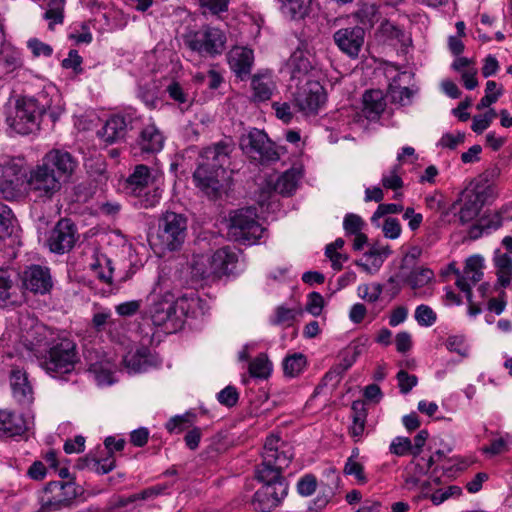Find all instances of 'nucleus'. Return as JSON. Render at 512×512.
Wrapping results in <instances>:
<instances>
[{
	"instance_id": "1",
	"label": "nucleus",
	"mask_w": 512,
	"mask_h": 512,
	"mask_svg": "<svg viewBox=\"0 0 512 512\" xmlns=\"http://www.w3.org/2000/svg\"><path fill=\"white\" fill-rule=\"evenodd\" d=\"M261 456L255 477L263 485L255 492L252 505L255 510L270 512L288 494V484L282 474L294 458V449L279 436L270 435L265 440Z\"/></svg>"
},
{
	"instance_id": "2",
	"label": "nucleus",
	"mask_w": 512,
	"mask_h": 512,
	"mask_svg": "<svg viewBox=\"0 0 512 512\" xmlns=\"http://www.w3.org/2000/svg\"><path fill=\"white\" fill-rule=\"evenodd\" d=\"M77 167L76 159L67 151L52 149L28 174L27 186L36 202L51 201Z\"/></svg>"
},
{
	"instance_id": "3",
	"label": "nucleus",
	"mask_w": 512,
	"mask_h": 512,
	"mask_svg": "<svg viewBox=\"0 0 512 512\" xmlns=\"http://www.w3.org/2000/svg\"><path fill=\"white\" fill-rule=\"evenodd\" d=\"M231 152L230 144L219 142L204 148L200 153L193 178L196 185L207 195L216 197L223 183L229 179L225 166L229 163Z\"/></svg>"
},
{
	"instance_id": "4",
	"label": "nucleus",
	"mask_w": 512,
	"mask_h": 512,
	"mask_svg": "<svg viewBox=\"0 0 512 512\" xmlns=\"http://www.w3.org/2000/svg\"><path fill=\"white\" fill-rule=\"evenodd\" d=\"M187 235V219L175 212H166L159 219L153 245L162 250H178Z\"/></svg>"
},
{
	"instance_id": "5",
	"label": "nucleus",
	"mask_w": 512,
	"mask_h": 512,
	"mask_svg": "<svg viewBox=\"0 0 512 512\" xmlns=\"http://www.w3.org/2000/svg\"><path fill=\"white\" fill-rule=\"evenodd\" d=\"M77 363L75 344L68 340H61L53 345L47 354L40 360V366L53 378H63L64 375L74 371Z\"/></svg>"
},
{
	"instance_id": "6",
	"label": "nucleus",
	"mask_w": 512,
	"mask_h": 512,
	"mask_svg": "<svg viewBox=\"0 0 512 512\" xmlns=\"http://www.w3.org/2000/svg\"><path fill=\"white\" fill-rule=\"evenodd\" d=\"M40 110L34 103V97L24 96L16 100L8 110L6 123L14 132L27 135L39 129Z\"/></svg>"
},
{
	"instance_id": "7",
	"label": "nucleus",
	"mask_w": 512,
	"mask_h": 512,
	"mask_svg": "<svg viewBox=\"0 0 512 512\" xmlns=\"http://www.w3.org/2000/svg\"><path fill=\"white\" fill-rule=\"evenodd\" d=\"M77 495L78 488L74 482H50L40 496V512H56L69 508Z\"/></svg>"
},
{
	"instance_id": "8",
	"label": "nucleus",
	"mask_w": 512,
	"mask_h": 512,
	"mask_svg": "<svg viewBox=\"0 0 512 512\" xmlns=\"http://www.w3.org/2000/svg\"><path fill=\"white\" fill-rule=\"evenodd\" d=\"M263 233L264 228L257 221L255 208L239 209L231 215L229 234L236 241L255 243L262 237Z\"/></svg>"
},
{
	"instance_id": "9",
	"label": "nucleus",
	"mask_w": 512,
	"mask_h": 512,
	"mask_svg": "<svg viewBox=\"0 0 512 512\" xmlns=\"http://www.w3.org/2000/svg\"><path fill=\"white\" fill-rule=\"evenodd\" d=\"M239 145L247 156L261 163L275 162L280 157L267 134L256 128L243 134L240 137Z\"/></svg>"
},
{
	"instance_id": "10",
	"label": "nucleus",
	"mask_w": 512,
	"mask_h": 512,
	"mask_svg": "<svg viewBox=\"0 0 512 512\" xmlns=\"http://www.w3.org/2000/svg\"><path fill=\"white\" fill-rule=\"evenodd\" d=\"M226 41V35L222 30L207 26L191 35L186 43L191 50L199 54L215 56L225 50Z\"/></svg>"
},
{
	"instance_id": "11",
	"label": "nucleus",
	"mask_w": 512,
	"mask_h": 512,
	"mask_svg": "<svg viewBox=\"0 0 512 512\" xmlns=\"http://www.w3.org/2000/svg\"><path fill=\"white\" fill-rule=\"evenodd\" d=\"M84 359L89 373L94 376L98 385H110L114 382L117 363L113 355L91 348L85 350Z\"/></svg>"
},
{
	"instance_id": "12",
	"label": "nucleus",
	"mask_w": 512,
	"mask_h": 512,
	"mask_svg": "<svg viewBox=\"0 0 512 512\" xmlns=\"http://www.w3.org/2000/svg\"><path fill=\"white\" fill-rule=\"evenodd\" d=\"M23 160L15 157H4L0 160V197L14 200L20 195L21 172Z\"/></svg>"
},
{
	"instance_id": "13",
	"label": "nucleus",
	"mask_w": 512,
	"mask_h": 512,
	"mask_svg": "<svg viewBox=\"0 0 512 512\" xmlns=\"http://www.w3.org/2000/svg\"><path fill=\"white\" fill-rule=\"evenodd\" d=\"M299 85V83L297 84ZM326 95L323 86L315 80H307L298 86L294 93V105L305 115L316 114L325 103Z\"/></svg>"
},
{
	"instance_id": "14",
	"label": "nucleus",
	"mask_w": 512,
	"mask_h": 512,
	"mask_svg": "<svg viewBox=\"0 0 512 512\" xmlns=\"http://www.w3.org/2000/svg\"><path fill=\"white\" fill-rule=\"evenodd\" d=\"M141 120L140 116L133 109L123 114L111 116L105 125L98 131V136L106 143L113 144L126 135L128 129H134Z\"/></svg>"
},
{
	"instance_id": "15",
	"label": "nucleus",
	"mask_w": 512,
	"mask_h": 512,
	"mask_svg": "<svg viewBox=\"0 0 512 512\" xmlns=\"http://www.w3.org/2000/svg\"><path fill=\"white\" fill-rule=\"evenodd\" d=\"M151 301L149 315L153 324L156 326L166 325L168 330H177L174 295L166 292L163 296L159 297L156 294L155 288Z\"/></svg>"
},
{
	"instance_id": "16",
	"label": "nucleus",
	"mask_w": 512,
	"mask_h": 512,
	"mask_svg": "<svg viewBox=\"0 0 512 512\" xmlns=\"http://www.w3.org/2000/svg\"><path fill=\"white\" fill-rule=\"evenodd\" d=\"M484 258L481 255H472L465 261L463 272L455 269L456 285L466 294L467 300L471 301L472 286L476 285L483 277Z\"/></svg>"
},
{
	"instance_id": "17",
	"label": "nucleus",
	"mask_w": 512,
	"mask_h": 512,
	"mask_svg": "<svg viewBox=\"0 0 512 512\" xmlns=\"http://www.w3.org/2000/svg\"><path fill=\"white\" fill-rule=\"evenodd\" d=\"M76 242V228L70 219H60L50 232L47 245L50 251L63 254L70 251Z\"/></svg>"
},
{
	"instance_id": "18",
	"label": "nucleus",
	"mask_w": 512,
	"mask_h": 512,
	"mask_svg": "<svg viewBox=\"0 0 512 512\" xmlns=\"http://www.w3.org/2000/svg\"><path fill=\"white\" fill-rule=\"evenodd\" d=\"M485 200V188L483 186L476 185L474 187H467L462 192V206L458 212V218L461 224H466L474 220L479 215Z\"/></svg>"
},
{
	"instance_id": "19",
	"label": "nucleus",
	"mask_w": 512,
	"mask_h": 512,
	"mask_svg": "<svg viewBox=\"0 0 512 512\" xmlns=\"http://www.w3.org/2000/svg\"><path fill=\"white\" fill-rule=\"evenodd\" d=\"M163 182V174L157 170H151L146 165L140 164L126 180V190L133 195H139L141 191Z\"/></svg>"
},
{
	"instance_id": "20",
	"label": "nucleus",
	"mask_w": 512,
	"mask_h": 512,
	"mask_svg": "<svg viewBox=\"0 0 512 512\" xmlns=\"http://www.w3.org/2000/svg\"><path fill=\"white\" fill-rule=\"evenodd\" d=\"M364 29L359 26L337 30L333 39L338 48L350 57H357L364 43Z\"/></svg>"
},
{
	"instance_id": "21",
	"label": "nucleus",
	"mask_w": 512,
	"mask_h": 512,
	"mask_svg": "<svg viewBox=\"0 0 512 512\" xmlns=\"http://www.w3.org/2000/svg\"><path fill=\"white\" fill-rule=\"evenodd\" d=\"M165 137L156 123L149 118L142 124L138 138L137 147L141 152L157 153L164 147Z\"/></svg>"
},
{
	"instance_id": "22",
	"label": "nucleus",
	"mask_w": 512,
	"mask_h": 512,
	"mask_svg": "<svg viewBox=\"0 0 512 512\" xmlns=\"http://www.w3.org/2000/svg\"><path fill=\"white\" fill-rule=\"evenodd\" d=\"M287 68L292 80L306 82L315 68L314 57L308 50L298 48L291 54Z\"/></svg>"
},
{
	"instance_id": "23",
	"label": "nucleus",
	"mask_w": 512,
	"mask_h": 512,
	"mask_svg": "<svg viewBox=\"0 0 512 512\" xmlns=\"http://www.w3.org/2000/svg\"><path fill=\"white\" fill-rule=\"evenodd\" d=\"M34 103L40 110V116L47 113L56 122L64 111V102L54 86H49L34 97Z\"/></svg>"
},
{
	"instance_id": "24",
	"label": "nucleus",
	"mask_w": 512,
	"mask_h": 512,
	"mask_svg": "<svg viewBox=\"0 0 512 512\" xmlns=\"http://www.w3.org/2000/svg\"><path fill=\"white\" fill-rule=\"evenodd\" d=\"M23 286L34 293L45 294L52 288L49 269L40 265L28 267L22 277Z\"/></svg>"
},
{
	"instance_id": "25",
	"label": "nucleus",
	"mask_w": 512,
	"mask_h": 512,
	"mask_svg": "<svg viewBox=\"0 0 512 512\" xmlns=\"http://www.w3.org/2000/svg\"><path fill=\"white\" fill-rule=\"evenodd\" d=\"M9 379L13 398L22 405L31 404L34 400V392L27 372L18 367L12 368Z\"/></svg>"
},
{
	"instance_id": "26",
	"label": "nucleus",
	"mask_w": 512,
	"mask_h": 512,
	"mask_svg": "<svg viewBox=\"0 0 512 512\" xmlns=\"http://www.w3.org/2000/svg\"><path fill=\"white\" fill-rule=\"evenodd\" d=\"M392 254V250L388 245L374 244L364 253L360 260L355 264L359 266L367 274H376L382 267L384 261Z\"/></svg>"
},
{
	"instance_id": "27",
	"label": "nucleus",
	"mask_w": 512,
	"mask_h": 512,
	"mask_svg": "<svg viewBox=\"0 0 512 512\" xmlns=\"http://www.w3.org/2000/svg\"><path fill=\"white\" fill-rule=\"evenodd\" d=\"M227 59L230 69L242 79L251 72L254 53L250 48L235 46L228 52Z\"/></svg>"
},
{
	"instance_id": "28",
	"label": "nucleus",
	"mask_w": 512,
	"mask_h": 512,
	"mask_svg": "<svg viewBox=\"0 0 512 512\" xmlns=\"http://www.w3.org/2000/svg\"><path fill=\"white\" fill-rule=\"evenodd\" d=\"M122 364L129 374H135L147 371L157 362L149 349L141 347L127 352L122 358Z\"/></svg>"
},
{
	"instance_id": "29",
	"label": "nucleus",
	"mask_w": 512,
	"mask_h": 512,
	"mask_svg": "<svg viewBox=\"0 0 512 512\" xmlns=\"http://www.w3.org/2000/svg\"><path fill=\"white\" fill-rule=\"evenodd\" d=\"M19 337L21 342L29 349L42 342V334L45 327L37 322L34 317L21 315L18 320Z\"/></svg>"
},
{
	"instance_id": "30",
	"label": "nucleus",
	"mask_w": 512,
	"mask_h": 512,
	"mask_svg": "<svg viewBox=\"0 0 512 512\" xmlns=\"http://www.w3.org/2000/svg\"><path fill=\"white\" fill-rule=\"evenodd\" d=\"M215 278L229 275L235 269L237 254L230 247H223L210 255Z\"/></svg>"
},
{
	"instance_id": "31",
	"label": "nucleus",
	"mask_w": 512,
	"mask_h": 512,
	"mask_svg": "<svg viewBox=\"0 0 512 512\" xmlns=\"http://www.w3.org/2000/svg\"><path fill=\"white\" fill-rule=\"evenodd\" d=\"M26 430L27 424L21 415L7 410H0V437L19 436Z\"/></svg>"
},
{
	"instance_id": "32",
	"label": "nucleus",
	"mask_w": 512,
	"mask_h": 512,
	"mask_svg": "<svg viewBox=\"0 0 512 512\" xmlns=\"http://www.w3.org/2000/svg\"><path fill=\"white\" fill-rule=\"evenodd\" d=\"M176 312V327L181 328L184 319L188 316L196 315L197 309L200 308L201 300L195 293L184 295L178 298L174 297Z\"/></svg>"
},
{
	"instance_id": "33",
	"label": "nucleus",
	"mask_w": 512,
	"mask_h": 512,
	"mask_svg": "<svg viewBox=\"0 0 512 512\" xmlns=\"http://www.w3.org/2000/svg\"><path fill=\"white\" fill-rule=\"evenodd\" d=\"M385 107L386 102L380 90H370L364 93L362 112L368 120L378 119Z\"/></svg>"
},
{
	"instance_id": "34",
	"label": "nucleus",
	"mask_w": 512,
	"mask_h": 512,
	"mask_svg": "<svg viewBox=\"0 0 512 512\" xmlns=\"http://www.w3.org/2000/svg\"><path fill=\"white\" fill-rule=\"evenodd\" d=\"M493 262L496 267L497 281L499 285L506 288L512 281V257L502 253L500 249L494 251Z\"/></svg>"
},
{
	"instance_id": "35",
	"label": "nucleus",
	"mask_w": 512,
	"mask_h": 512,
	"mask_svg": "<svg viewBox=\"0 0 512 512\" xmlns=\"http://www.w3.org/2000/svg\"><path fill=\"white\" fill-rule=\"evenodd\" d=\"M398 277L405 281L412 289L426 286L434 279V272L425 267L399 271Z\"/></svg>"
},
{
	"instance_id": "36",
	"label": "nucleus",
	"mask_w": 512,
	"mask_h": 512,
	"mask_svg": "<svg viewBox=\"0 0 512 512\" xmlns=\"http://www.w3.org/2000/svg\"><path fill=\"white\" fill-rule=\"evenodd\" d=\"M191 276L197 280L215 279L210 255H194L191 261Z\"/></svg>"
},
{
	"instance_id": "37",
	"label": "nucleus",
	"mask_w": 512,
	"mask_h": 512,
	"mask_svg": "<svg viewBox=\"0 0 512 512\" xmlns=\"http://www.w3.org/2000/svg\"><path fill=\"white\" fill-rule=\"evenodd\" d=\"M301 178V170L292 167L278 178L275 189L282 195H291L296 190Z\"/></svg>"
},
{
	"instance_id": "38",
	"label": "nucleus",
	"mask_w": 512,
	"mask_h": 512,
	"mask_svg": "<svg viewBox=\"0 0 512 512\" xmlns=\"http://www.w3.org/2000/svg\"><path fill=\"white\" fill-rule=\"evenodd\" d=\"M253 90L252 98L255 102H264L271 98L275 88L273 81L269 77L254 76L251 81Z\"/></svg>"
},
{
	"instance_id": "39",
	"label": "nucleus",
	"mask_w": 512,
	"mask_h": 512,
	"mask_svg": "<svg viewBox=\"0 0 512 512\" xmlns=\"http://www.w3.org/2000/svg\"><path fill=\"white\" fill-rule=\"evenodd\" d=\"M162 193L163 182L152 185V187L144 189L139 195H133V197L137 199L136 204L139 205L140 208L149 209L159 204Z\"/></svg>"
},
{
	"instance_id": "40",
	"label": "nucleus",
	"mask_w": 512,
	"mask_h": 512,
	"mask_svg": "<svg viewBox=\"0 0 512 512\" xmlns=\"http://www.w3.org/2000/svg\"><path fill=\"white\" fill-rule=\"evenodd\" d=\"M156 488L154 486H150L140 493L134 494L127 498H120L115 504V508L121 509L125 508L126 512H132L137 508L136 502L139 500H150L158 497Z\"/></svg>"
},
{
	"instance_id": "41",
	"label": "nucleus",
	"mask_w": 512,
	"mask_h": 512,
	"mask_svg": "<svg viewBox=\"0 0 512 512\" xmlns=\"http://www.w3.org/2000/svg\"><path fill=\"white\" fill-rule=\"evenodd\" d=\"M307 365V358L302 353H293L284 358L282 366L285 376L296 377L303 372Z\"/></svg>"
},
{
	"instance_id": "42",
	"label": "nucleus",
	"mask_w": 512,
	"mask_h": 512,
	"mask_svg": "<svg viewBox=\"0 0 512 512\" xmlns=\"http://www.w3.org/2000/svg\"><path fill=\"white\" fill-rule=\"evenodd\" d=\"M282 11L288 14L292 19H301L305 17L312 3V0H281Z\"/></svg>"
},
{
	"instance_id": "43",
	"label": "nucleus",
	"mask_w": 512,
	"mask_h": 512,
	"mask_svg": "<svg viewBox=\"0 0 512 512\" xmlns=\"http://www.w3.org/2000/svg\"><path fill=\"white\" fill-rule=\"evenodd\" d=\"M111 260L106 256L101 255L96 257L95 261L90 264L91 270L95 276L105 283H111L113 276V267Z\"/></svg>"
},
{
	"instance_id": "44",
	"label": "nucleus",
	"mask_w": 512,
	"mask_h": 512,
	"mask_svg": "<svg viewBox=\"0 0 512 512\" xmlns=\"http://www.w3.org/2000/svg\"><path fill=\"white\" fill-rule=\"evenodd\" d=\"M45 2L44 18L49 21V28L52 29L53 25L63 22L65 0H45Z\"/></svg>"
},
{
	"instance_id": "45",
	"label": "nucleus",
	"mask_w": 512,
	"mask_h": 512,
	"mask_svg": "<svg viewBox=\"0 0 512 512\" xmlns=\"http://www.w3.org/2000/svg\"><path fill=\"white\" fill-rule=\"evenodd\" d=\"M272 371V364L265 354L258 355L250 362L249 372L252 377L266 379Z\"/></svg>"
},
{
	"instance_id": "46",
	"label": "nucleus",
	"mask_w": 512,
	"mask_h": 512,
	"mask_svg": "<svg viewBox=\"0 0 512 512\" xmlns=\"http://www.w3.org/2000/svg\"><path fill=\"white\" fill-rule=\"evenodd\" d=\"M401 165L395 164L388 172L382 175V185L386 189L398 190L403 187V180L400 176Z\"/></svg>"
},
{
	"instance_id": "47",
	"label": "nucleus",
	"mask_w": 512,
	"mask_h": 512,
	"mask_svg": "<svg viewBox=\"0 0 512 512\" xmlns=\"http://www.w3.org/2000/svg\"><path fill=\"white\" fill-rule=\"evenodd\" d=\"M382 292L383 286L380 283L361 284L357 288L358 296L371 303L378 301Z\"/></svg>"
},
{
	"instance_id": "48",
	"label": "nucleus",
	"mask_w": 512,
	"mask_h": 512,
	"mask_svg": "<svg viewBox=\"0 0 512 512\" xmlns=\"http://www.w3.org/2000/svg\"><path fill=\"white\" fill-rule=\"evenodd\" d=\"M462 494L459 486L451 485L446 488L438 489L430 495V500L434 505H440L451 498H457Z\"/></svg>"
},
{
	"instance_id": "49",
	"label": "nucleus",
	"mask_w": 512,
	"mask_h": 512,
	"mask_svg": "<svg viewBox=\"0 0 512 512\" xmlns=\"http://www.w3.org/2000/svg\"><path fill=\"white\" fill-rule=\"evenodd\" d=\"M501 95L502 89H497V83L492 80L487 81L485 95L477 104V109L481 110L483 108L489 107L491 104L495 103Z\"/></svg>"
},
{
	"instance_id": "50",
	"label": "nucleus",
	"mask_w": 512,
	"mask_h": 512,
	"mask_svg": "<svg viewBox=\"0 0 512 512\" xmlns=\"http://www.w3.org/2000/svg\"><path fill=\"white\" fill-rule=\"evenodd\" d=\"M510 445H512V436L506 434L505 436L492 440L489 446L482 448V452L495 456L508 451Z\"/></svg>"
},
{
	"instance_id": "51",
	"label": "nucleus",
	"mask_w": 512,
	"mask_h": 512,
	"mask_svg": "<svg viewBox=\"0 0 512 512\" xmlns=\"http://www.w3.org/2000/svg\"><path fill=\"white\" fill-rule=\"evenodd\" d=\"M414 316L417 323L423 327H430L437 320L436 313L431 307L425 304H421L416 307Z\"/></svg>"
},
{
	"instance_id": "52",
	"label": "nucleus",
	"mask_w": 512,
	"mask_h": 512,
	"mask_svg": "<svg viewBox=\"0 0 512 512\" xmlns=\"http://www.w3.org/2000/svg\"><path fill=\"white\" fill-rule=\"evenodd\" d=\"M389 96L394 103H398L401 106L410 105L414 96V91L408 87H390Z\"/></svg>"
},
{
	"instance_id": "53",
	"label": "nucleus",
	"mask_w": 512,
	"mask_h": 512,
	"mask_svg": "<svg viewBox=\"0 0 512 512\" xmlns=\"http://www.w3.org/2000/svg\"><path fill=\"white\" fill-rule=\"evenodd\" d=\"M389 451L399 457L412 455V441L408 437L397 436L391 441Z\"/></svg>"
},
{
	"instance_id": "54",
	"label": "nucleus",
	"mask_w": 512,
	"mask_h": 512,
	"mask_svg": "<svg viewBox=\"0 0 512 512\" xmlns=\"http://www.w3.org/2000/svg\"><path fill=\"white\" fill-rule=\"evenodd\" d=\"M446 348L450 352H455L462 357H467L469 354V347L466 344L463 335H451L447 338L445 343Z\"/></svg>"
},
{
	"instance_id": "55",
	"label": "nucleus",
	"mask_w": 512,
	"mask_h": 512,
	"mask_svg": "<svg viewBox=\"0 0 512 512\" xmlns=\"http://www.w3.org/2000/svg\"><path fill=\"white\" fill-rule=\"evenodd\" d=\"M404 210L403 206L395 203L388 204H379L376 211L373 213L371 217V222L373 225L380 226L379 220L385 215L389 214H398Z\"/></svg>"
},
{
	"instance_id": "56",
	"label": "nucleus",
	"mask_w": 512,
	"mask_h": 512,
	"mask_svg": "<svg viewBox=\"0 0 512 512\" xmlns=\"http://www.w3.org/2000/svg\"><path fill=\"white\" fill-rule=\"evenodd\" d=\"M365 223L363 219L354 213H348L343 220V228L346 235H353L362 232Z\"/></svg>"
},
{
	"instance_id": "57",
	"label": "nucleus",
	"mask_w": 512,
	"mask_h": 512,
	"mask_svg": "<svg viewBox=\"0 0 512 512\" xmlns=\"http://www.w3.org/2000/svg\"><path fill=\"white\" fill-rule=\"evenodd\" d=\"M317 488V479L313 474H306L297 482V492L303 496H311Z\"/></svg>"
},
{
	"instance_id": "58",
	"label": "nucleus",
	"mask_w": 512,
	"mask_h": 512,
	"mask_svg": "<svg viewBox=\"0 0 512 512\" xmlns=\"http://www.w3.org/2000/svg\"><path fill=\"white\" fill-rule=\"evenodd\" d=\"M343 472L346 475L354 476L360 484H365L368 481L364 473V466L360 462H353L351 459H347Z\"/></svg>"
},
{
	"instance_id": "59",
	"label": "nucleus",
	"mask_w": 512,
	"mask_h": 512,
	"mask_svg": "<svg viewBox=\"0 0 512 512\" xmlns=\"http://www.w3.org/2000/svg\"><path fill=\"white\" fill-rule=\"evenodd\" d=\"M12 223L13 215L11 209L7 205L0 203V238L11 233Z\"/></svg>"
},
{
	"instance_id": "60",
	"label": "nucleus",
	"mask_w": 512,
	"mask_h": 512,
	"mask_svg": "<svg viewBox=\"0 0 512 512\" xmlns=\"http://www.w3.org/2000/svg\"><path fill=\"white\" fill-rule=\"evenodd\" d=\"M382 232L388 239H397L400 237L402 228L398 219L388 217L382 225Z\"/></svg>"
},
{
	"instance_id": "61",
	"label": "nucleus",
	"mask_w": 512,
	"mask_h": 512,
	"mask_svg": "<svg viewBox=\"0 0 512 512\" xmlns=\"http://www.w3.org/2000/svg\"><path fill=\"white\" fill-rule=\"evenodd\" d=\"M27 46L35 57H50L53 53V49L49 44H46L37 38L29 39Z\"/></svg>"
},
{
	"instance_id": "62",
	"label": "nucleus",
	"mask_w": 512,
	"mask_h": 512,
	"mask_svg": "<svg viewBox=\"0 0 512 512\" xmlns=\"http://www.w3.org/2000/svg\"><path fill=\"white\" fill-rule=\"evenodd\" d=\"M397 380L400 391L403 394H407L417 385V377L415 375L408 374L404 370H400L397 373Z\"/></svg>"
},
{
	"instance_id": "63",
	"label": "nucleus",
	"mask_w": 512,
	"mask_h": 512,
	"mask_svg": "<svg viewBox=\"0 0 512 512\" xmlns=\"http://www.w3.org/2000/svg\"><path fill=\"white\" fill-rule=\"evenodd\" d=\"M238 397L236 388L232 386L225 387L217 394L218 401L227 407L234 406L238 401Z\"/></svg>"
},
{
	"instance_id": "64",
	"label": "nucleus",
	"mask_w": 512,
	"mask_h": 512,
	"mask_svg": "<svg viewBox=\"0 0 512 512\" xmlns=\"http://www.w3.org/2000/svg\"><path fill=\"white\" fill-rule=\"evenodd\" d=\"M323 304H324V299H323L322 295L317 292H312L308 295L306 309L313 316H318L322 312Z\"/></svg>"
}]
</instances>
